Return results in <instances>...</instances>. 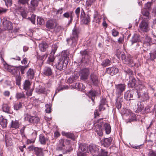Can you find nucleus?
<instances>
[{
    "label": "nucleus",
    "mask_w": 156,
    "mask_h": 156,
    "mask_svg": "<svg viewBox=\"0 0 156 156\" xmlns=\"http://www.w3.org/2000/svg\"><path fill=\"white\" fill-rule=\"evenodd\" d=\"M69 52L67 51L63 52L62 58L59 60V62L56 65L57 69L61 70L66 67L69 60Z\"/></svg>",
    "instance_id": "obj_1"
},
{
    "label": "nucleus",
    "mask_w": 156,
    "mask_h": 156,
    "mask_svg": "<svg viewBox=\"0 0 156 156\" xmlns=\"http://www.w3.org/2000/svg\"><path fill=\"white\" fill-rule=\"evenodd\" d=\"M90 151L94 156H106L107 152L103 149L99 151V148L95 145L91 144L89 146Z\"/></svg>",
    "instance_id": "obj_2"
},
{
    "label": "nucleus",
    "mask_w": 156,
    "mask_h": 156,
    "mask_svg": "<svg viewBox=\"0 0 156 156\" xmlns=\"http://www.w3.org/2000/svg\"><path fill=\"white\" fill-rule=\"evenodd\" d=\"M79 32L78 30L74 28L73 30V33L70 39L67 40L68 43H72L71 46L75 47L77 44L78 37Z\"/></svg>",
    "instance_id": "obj_3"
},
{
    "label": "nucleus",
    "mask_w": 156,
    "mask_h": 156,
    "mask_svg": "<svg viewBox=\"0 0 156 156\" xmlns=\"http://www.w3.org/2000/svg\"><path fill=\"white\" fill-rule=\"evenodd\" d=\"M156 44V36L153 35V37L151 38L148 36H146L145 41L144 43V47L145 48H149L151 44Z\"/></svg>",
    "instance_id": "obj_4"
},
{
    "label": "nucleus",
    "mask_w": 156,
    "mask_h": 156,
    "mask_svg": "<svg viewBox=\"0 0 156 156\" xmlns=\"http://www.w3.org/2000/svg\"><path fill=\"white\" fill-rule=\"evenodd\" d=\"M25 121H28L29 122L32 123H37L40 121L39 118L37 116H31L30 115L26 114L25 115L24 118Z\"/></svg>",
    "instance_id": "obj_5"
},
{
    "label": "nucleus",
    "mask_w": 156,
    "mask_h": 156,
    "mask_svg": "<svg viewBox=\"0 0 156 156\" xmlns=\"http://www.w3.org/2000/svg\"><path fill=\"white\" fill-rule=\"evenodd\" d=\"M2 27L5 30H10L13 28L12 23L5 19H4L2 23Z\"/></svg>",
    "instance_id": "obj_6"
},
{
    "label": "nucleus",
    "mask_w": 156,
    "mask_h": 156,
    "mask_svg": "<svg viewBox=\"0 0 156 156\" xmlns=\"http://www.w3.org/2000/svg\"><path fill=\"white\" fill-rule=\"evenodd\" d=\"M139 28L141 31L147 32L149 30L148 21L146 20H142L139 24Z\"/></svg>",
    "instance_id": "obj_7"
},
{
    "label": "nucleus",
    "mask_w": 156,
    "mask_h": 156,
    "mask_svg": "<svg viewBox=\"0 0 156 156\" xmlns=\"http://www.w3.org/2000/svg\"><path fill=\"white\" fill-rule=\"evenodd\" d=\"M90 73V72L88 68H85L81 69L80 73L81 79L83 80H86Z\"/></svg>",
    "instance_id": "obj_8"
},
{
    "label": "nucleus",
    "mask_w": 156,
    "mask_h": 156,
    "mask_svg": "<svg viewBox=\"0 0 156 156\" xmlns=\"http://www.w3.org/2000/svg\"><path fill=\"white\" fill-rule=\"evenodd\" d=\"M81 22L85 24H87L90 22L89 16L87 15H85L83 10L81 12Z\"/></svg>",
    "instance_id": "obj_9"
},
{
    "label": "nucleus",
    "mask_w": 156,
    "mask_h": 156,
    "mask_svg": "<svg viewBox=\"0 0 156 156\" xmlns=\"http://www.w3.org/2000/svg\"><path fill=\"white\" fill-rule=\"evenodd\" d=\"M121 58L123 62L126 64H129L133 63L132 57L130 56H126L124 54H122L121 55Z\"/></svg>",
    "instance_id": "obj_10"
},
{
    "label": "nucleus",
    "mask_w": 156,
    "mask_h": 156,
    "mask_svg": "<svg viewBox=\"0 0 156 156\" xmlns=\"http://www.w3.org/2000/svg\"><path fill=\"white\" fill-rule=\"evenodd\" d=\"M57 149L58 150H63V153H67L71 151L70 150H67L65 149L64 144V140L62 139H61L59 140V144L57 148Z\"/></svg>",
    "instance_id": "obj_11"
},
{
    "label": "nucleus",
    "mask_w": 156,
    "mask_h": 156,
    "mask_svg": "<svg viewBox=\"0 0 156 156\" xmlns=\"http://www.w3.org/2000/svg\"><path fill=\"white\" fill-rule=\"evenodd\" d=\"M39 141L41 144L44 145L47 142L49 141V140L48 137H45L44 135L42 134H40L39 136Z\"/></svg>",
    "instance_id": "obj_12"
},
{
    "label": "nucleus",
    "mask_w": 156,
    "mask_h": 156,
    "mask_svg": "<svg viewBox=\"0 0 156 156\" xmlns=\"http://www.w3.org/2000/svg\"><path fill=\"white\" fill-rule=\"evenodd\" d=\"M73 12L72 11L67 12H65L63 14V16L66 18H69L70 20L69 21L68 23V25H69L70 23L72 22L73 20V16H72V14Z\"/></svg>",
    "instance_id": "obj_13"
},
{
    "label": "nucleus",
    "mask_w": 156,
    "mask_h": 156,
    "mask_svg": "<svg viewBox=\"0 0 156 156\" xmlns=\"http://www.w3.org/2000/svg\"><path fill=\"white\" fill-rule=\"evenodd\" d=\"M119 71V69L115 67H112L107 69V72L111 75L116 74Z\"/></svg>",
    "instance_id": "obj_14"
},
{
    "label": "nucleus",
    "mask_w": 156,
    "mask_h": 156,
    "mask_svg": "<svg viewBox=\"0 0 156 156\" xmlns=\"http://www.w3.org/2000/svg\"><path fill=\"white\" fill-rule=\"evenodd\" d=\"M112 141V139L111 138H105L103 140L101 141V143L104 147H108L111 144Z\"/></svg>",
    "instance_id": "obj_15"
},
{
    "label": "nucleus",
    "mask_w": 156,
    "mask_h": 156,
    "mask_svg": "<svg viewBox=\"0 0 156 156\" xmlns=\"http://www.w3.org/2000/svg\"><path fill=\"white\" fill-rule=\"evenodd\" d=\"M134 91L133 90L127 91L126 92L124 95L125 98L127 100H130L133 98Z\"/></svg>",
    "instance_id": "obj_16"
},
{
    "label": "nucleus",
    "mask_w": 156,
    "mask_h": 156,
    "mask_svg": "<svg viewBox=\"0 0 156 156\" xmlns=\"http://www.w3.org/2000/svg\"><path fill=\"white\" fill-rule=\"evenodd\" d=\"M39 47L40 50L43 52L45 51L48 47V44L46 42H42L39 44Z\"/></svg>",
    "instance_id": "obj_17"
},
{
    "label": "nucleus",
    "mask_w": 156,
    "mask_h": 156,
    "mask_svg": "<svg viewBox=\"0 0 156 156\" xmlns=\"http://www.w3.org/2000/svg\"><path fill=\"white\" fill-rule=\"evenodd\" d=\"M126 86L124 84H120L116 85V90L119 93H121L124 91Z\"/></svg>",
    "instance_id": "obj_18"
},
{
    "label": "nucleus",
    "mask_w": 156,
    "mask_h": 156,
    "mask_svg": "<svg viewBox=\"0 0 156 156\" xmlns=\"http://www.w3.org/2000/svg\"><path fill=\"white\" fill-rule=\"evenodd\" d=\"M9 71L12 74L16 76H19L20 73L17 68H12L11 69H9Z\"/></svg>",
    "instance_id": "obj_19"
},
{
    "label": "nucleus",
    "mask_w": 156,
    "mask_h": 156,
    "mask_svg": "<svg viewBox=\"0 0 156 156\" xmlns=\"http://www.w3.org/2000/svg\"><path fill=\"white\" fill-rule=\"evenodd\" d=\"M90 145L88 146L86 144L80 145V146L79 149L83 152H84L85 153H86V152L88 151V148L89 150V146ZM89 151H90V150Z\"/></svg>",
    "instance_id": "obj_20"
},
{
    "label": "nucleus",
    "mask_w": 156,
    "mask_h": 156,
    "mask_svg": "<svg viewBox=\"0 0 156 156\" xmlns=\"http://www.w3.org/2000/svg\"><path fill=\"white\" fill-rule=\"evenodd\" d=\"M46 26L48 28H53L55 27V22L52 20L48 21L47 23Z\"/></svg>",
    "instance_id": "obj_21"
},
{
    "label": "nucleus",
    "mask_w": 156,
    "mask_h": 156,
    "mask_svg": "<svg viewBox=\"0 0 156 156\" xmlns=\"http://www.w3.org/2000/svg\"><path fill=\"white\" fill-rule=\"evenodd\" d=\"M43 73L46 76H50L52 75V72L51 69L48 67H45L44 68Z\"/></svg>",
    "instance_id": "obj_22"
},
{
    "label": "nucleus",
    "mask_w": 156,
    "mask_h": 156,
    "mask_svg": "<svg viewBox=\"0 0 156 156\" xmlns=\"http://www.w3.org/2000/svg\"><path fill=\"white\" fill-rule=\"evenodd\" d=\"M2 108L3 112L8 113H11L10 108L7 104H3L2 105Z\"/></svg>",
    "instance_id": "obj_23"
},
{
    "label": "nucleus",
    "mask_w": 156,
    "mask_h": 156,
    "mask_svg": "<svg viewBox=\"0 0 156 156\" xmlns=\"http://www.w3.org/2000/svg\"><path fill=\"white\" fill-rule=\"evenodd\" d=\"M34 70L31 69H30L27 73V76L28 77L31 79H33L34 77Z\"/></svg>",
    "instance_id": "obj_24"
},
{
    "label": "nucleus",
    "mask_w": 156,
    "mask_h": 156,
    "mask_svg": "<svg viewBox=\"0 0 156 156\" xmlns=\"http://www.w3.org/2000/svg\"><path fill=\"white\" fill-rule=\"evenodd\" d=\"M20 124L18 120H12L11 122V126L12 128L17 129L19 126Z\"/></svg>",
    "instance_id": "obj_25"
},
{
    "label": "nucleus",
    "mask_w": 156,
    "mask_h": 156,
    "mask_svg": "<svg viewBox=\"0 0 156 156\" xmlns=\"http://www.w3.org/2000/svg\"><path fill=\"white\" fill-rule=\"evenodd\" d=\"M101 16L97 12H95L94 15V21L96 23H99L101 20Z\"/></svg>",
    "instance_id": "obj_26"
},
{
    "label": "nucleus",
    "mask_w": 156,
    "mask_h": 156,
    "mask_svg": "<svg viewBox=\"0 0 156 156\" xmlns=\"http://www.w3.org/2000/svg\"><path fill=\"white\" fill-rule=\"evenodd\" d=\"M0 124L3 127H5L6 126V120L4 119L2 116L0 117Z\"/></svg>",
    "instance_id": "obj_27"
},
{
    "label": "nucleus",
    "mask_w": 156,
    "mask_h": 156,
    "mask_svg": "<svg viewBox=\"0 0 156 156\" xmlns=\"http://www.w3.org/2000/svg\"><path fill=\"white\" fill-rule=\"evenodd\" d=\"M96 95V92L95 91L91 90L90 91L88 94V96L91 98L92 101L93 102L95 97Z\"/></svg>",
    "instance_id": "obj_28"
},
{
    "label": "nucleus",
    "mask_w": 156,
    "mask_h": 156,
    "mask_svg": "<svg viewBox=\"0 0 156 156\" xmlns=\"http://www.w3.org/2000/svg\"><path fill=\"white\" fill-rule=\"evenodd\" d=\"M35 151L36 154L37 156H43V153L42 150L41 148H35Z\"/></svg>",
    "instance_id": "obj_29"
},
{
    "label": "nucleus",
    "mask_w": 156,
    "mask_h": 156,
    "mask_svg": "<svg viewBox=\"0 0 156 156\" xmlns=\"http://www.w3.org/2000/svg\"><path fill=\"white\" fill-rule=\"evenodd\" d=\"M31 84V83L28 80H26L24 83L23 89L25 90H27L29 88Z\"/></svg>",
    "instance_id": "obj_30"
},
{
    "label": "nucleus",
    "mask_w": 156,
    "mask_h": 156,
    "mask_svg": "<svg viewBox=\"0 0 156 156\" xmlns=\"http://www.w3.org/2000/svg\"><path fill=\"white\" fill-rule=\"evenodd\" d=\"M38 2L37 0H31L30 1V6L33 8H35L38 5Z\"/></svg>",
    "instance_id": "obj_31"
},
{
    "label": "nucleus",
    "mask_w": 156,
    "mask_h": 156,
    "mask_svg": "<svg viewBox=\"0 0 156 156\" xmlns=\"http://www.w3.org/2000/svg\"><path fill=\"white\" fill-rule=\"evenodd\" d=\"M104 126L106 133L107 134H109L110 133L111 130V128L110 125L108 123H105L104 124Z\"/></svg>",
    "instance_id": "obj_32"
},
{
    "label": "nucleus",
    "mask_w": 156,
    "mask_h": 156,
    "mask_svg": "<svg viewBox=\"0 0 156 156\" xmlns=\"http://www.w3.org/2000/svg\"><path fill=\"white\" fill-rule=\"evenodd\" d=\"M105 99H102L101 101V103L100 105V107L99 108V110L101 111L102 110H104L105 109V108L104 107V106L105 105Z\"/></svg>",
    "instance_id": "obj_33"
},
{
    "label": "nucleus",
    "mask_w": 156,
    "mask_h": 156,
    "mask_svg": "<svg viewBox=\"0 0 156 156\" xmlns=\"http://www.w3.org/2000/svg\"><path fill=\"white\" fill-rule=\"evenodd\" d=\"M111 62L108 59L104 60L101 63V65L104 67L108 66L111 64Z\"/></svg>",
    "instance_id": "obj_34"
},
{
    "label": "nucleus",
    "mask_w": 156,
    "mask_h": 156,
    "mask_svg": "<svg viewBox=\"0 0 156 156\" xmlns=\"http://www.w3.org/2000/svg\"><path fill=\"white\" fill-rule=\"evenodd\" d=\"M62 135L66 136L67 138H72L74 136L73 135L70 133H66L64 131H62Z\"/></svg>",
    "instance_id": "obj_35"
},
{
    "label": "nucleus",
    "mask_w": 156,
    "mask_h": 156,
    "mask_svg": "<svg viewBox=\"0 0 156 156\" xmlns=\"http://www.w3.org/2000/svg\"><path fill=\"white\" fill-rule=\"evenodd\" d=\"M45 90V88L44 86L41 87L39 86L38 87L36 88V91L37 92L42 93L44 92Z\"/></svg>",
    "instance_id": "obj_36"
},
{
    "label": "nucleus",
    "mask_w": 156,
    "mask_h": 156,
    "mask_svg": "<svg viewBox=\"0 0 156 156\" xmlns=\"http://www.w3.org/2000/svg\"><path fill=\"white\" fill-rule=\"evenodd\" d=\"M90 79L94 83H96L98 81L97 76L94 74L91 75Z\"/></svg>",
    "instance_id": "obj_37"
},
{
    "label": "nucleus",
    "mask_w": 156,
    "mask_h": 156,
    "mask_svg": "<svg viewBox=\"0 0 156 156\" xmlns=\"http://www.w3.org/2000/svg\"><path fill=\"white\" fill-rule=\"evenodd\" d=\"M139 41V36L137 35H134L131 41L132 42V44L133 43L138 42Z\"/></svg>",
    "instance_id": "obj_38"
},
{
    "label": "nucleus",
    "mask_w": 156,
    "mask_h": 156,
    "mask_svg": "<svg viewBox=\"0 0 156 156\" xmlns=\"http://www.w3.org/2000/svg\"><path fill=\"white\" fill-rule=\"evenodd\" d=\"M96 132L97 133V134L100 136H102L103 135L102 130L101 127L96 128Z\"/></svg>",
    "instance_id": "obj_39"
},
{
    "label": "nucleus",
    "mask_w": 156,
    "mask_h": 156,
    "mask_svg": "<svg viewBox=\"0 0 156 156\" xmlns=\"http://www.w3.org/2000/svg\"><path fill=\"white\" fill-rule=\"evenodd\" d=\"M22 107V105L20 102L15 103L14 105V108L16 110H18Z\"/></svg>",
    "instance_id": "obj_40"
},
{
    "label": "nucleus",
    "mask_w": 156,
    "mask_h": 156,
    "mask_svg": "<svg viewBox=\"0 0 156 156\" xmlns=\"http://www.w3.org/2000/svg\"><path fill=\"white\" fill-rule=\"evenodd\" d=\"M95 0H87L86 5L87 6H90L93 4L95 2Z\"/></svg>",
    "instance_id": "obj_41"
},
{
    "label": "nucleus",
    "mask_w": 156,
    "mask_h": 156,
    "mask_svg": "<svg viewBox=\"0 0 156 156\" xmlns=\"http://www.w3.org/2000/svg\"><path fill=\"white\" fill-rule=\"evenodd\" d=\"M47 56L48 55L47 54L42 55L41 56L39 55L37 56V58L38 59L43 60L45 59L47 57Z\"/></svg>",
    "instance_id": "obj_42"
},
{
    "label": "nucleus",
    "mask_w": 156,
    "mask_h": 156,
    "mask_svg": "<svg viewBox=\"0 0 156 156\" xmlns=\"http://www.w3.org/2000/svg\"><path fill=\"white\" fill-rule=\"evenodd\" d=\"M25 96L23 92L17 93L16 96V98L17 99H20L24 98Z\"/></svg>",
    "instance_id": "obj_43"
},
{
    "label": "nucleus",
    "mask_w": 156,
    "mask_h": 156,
    "mask_svg": "<svg viewBox=\"0 0 156 156\" xmlns=\"http://www.w3.org/2000/svg\"><path fill=\"white\" fill-rule=\"evenodd\" d=\"M57 45L55 44H54L52 46V50L51 51V54L52 55H53L55 52L56 50H57Z\"/></svg>",
    "instance_id": "obj_44"
},
{
    "label": "nucleus",
    "mask_w": 156,
    "mask_h": 156,
    "mask_svg": "<svg viewBox=\"0 0 156 156\" xmlns=\"http://www.w3.org/2000/svg\"><path fill=\"white\" fill-rule=\"evenodd\" d=\"M46 109L45 110V112L46 113H49L51 112V105L50 104L46 105Z\"/></svg>",
    "instance_id": "obj_45"
},
{
    "label": "nucleus",
    "mask_w": 156,
    "mask_h": 156,
    "mask_svg": "<svg viewBox=\"0 0 156 156\" xmlns=\"http://www.w3.org/2000/svg\"><path fill=\"white\" fill-rule=\"evenodd\" d=\"M152 4V2H148L145 5V9H151V6Z\"/></svg>",
    "instance_id": "obj_46"
},
{
    "label": "nucleus",
    "mask_w": 156,
    "mask_h": 156,
    "mask_svg": "<svg viewBox=\"0 0 156 156\" xmlns=\"http://www.w3.org/2000/svg\"><path fill=\"white\" fill-rule=\"evenodd\" d=\"M18 3L19 4L25 5L28 4V0H18Z\"/></svg>",
    "instance_id": "obj_47"
},
{
    "label": "nucleus",
    "mask_w": 156,
    "mask_h": 156,
    "mask_svg": "<svg viewBox=\"0 0 156 156\" xmlns=\"http://www.w3.org/2000/svg\"><path fill=\"white\" fill-rule=\"evenodd\" d=\"M5 2V5L6 6H10L12 4V0H3Z\"/></svg>",
    "instance_id": "obj_48"
},
{
    "label": "nucleus",
    "mask_w": 156,
    "mask_h": 156,
    "mask_svg": "<svg viewBox=\"0 0 156 156\" xmlns=\"http://www.w3.org/2000/svg\"><path fill=\"white\" fill-rule=\"evenodd\" d=\"M138 107L137 110V112L141 111L144 108L143 106L141 105L140 103H138Z\"/></svg>",
    "instance_id": "obj_49"
},
{
    "label": "nucleus",
    "mask_w": 156,
    "mask_h": 156,
    "mask_svg": "<svg viewBox=\"0 0 156 156\" xmlns=\"http://www.w3.org/2000/svg\"><path fill=\"white\" fill-rule=\"evenodd\" d=\"M37 21L39 25H41L44 23V20L41 17H37Z\"/></svg>",
    "instance_id": "obj_50"
},
{
    "label": "nucleus",
    "mask_w": 156,
    "mask_h": 156,
    "mask_svg": "<svg viewBox=\"0 0 156 156\" xmlns=\"http://www.w3.org/2000/svg\"><path fill=\"white\" fill-rule=\"evenodd\" d=\"M35 16H36L35 15H33L31 16L30 18H28L34 24L35 23Z\"/></svg>",
    "instance_id": "obj_51"
},
{
    "label": "nucleus",
    "mask_w": 156,
    "mask_h": 156,
    "mask_svg": "<svg viewBox=\"0 0 156 156\" xmlns=\"http://www.w3.org/2000/svg\"><path fill=\"white\" fill-rule=\"evenodd\" d=\"M27 67V66H21L20 67V71L22 74H23L24 73V70Z\"/></svg>",
    "instance_id": "obj_52"
},
{
    "label": "nucleus",
    "mask_w": 156,
    "mask_h": 156,
    "mask_svg": "<svg viewBox=\"0 0 156 156\" xmlns=\"http://www.w3.org/2000/svg\"><path fill=\"white\" fill-rule=\"evenodd\" d=\"M148 156H156V151H149Z\"/></svg>",
    "instance_id": "obj_53"
},
{
    "label": "nucleus",
    "mask_w": 156,
    "mask_h": 156,
    "mask_svg": "<svg viewBox=\"0 0 156 156\" xmlns=\"http://www.w3.org/2000/svg\"><path fill=\"white\" fill-rule=\"evenodd\" d=\"M55 59V58L53 55H51L48 58V63L50 64V62H53Z\"/></svg>",
    "instance_id": "obj_54"
},
{
    "label": "nucleus",
    "mask_w": 156,
    "mask_h": 156,
    "mask_svg": "<svg viewBox=\"0 0 156 156\" xmlns=\"http://www.w3.org/2000/svg\"><path fill=\"white\" fill-rule=\"evenodd\" d=\"M119 34V33L115 29H113L112 30V34L113 36L116 37Z\"/></svg>",
    "instance_id": "obj_55"
},
{
    "label": "nucleus",
    "mask_w": 156,
    "mask_h": 156,
    "mask_svg": "<svg viewBox=\"0 0 156 156\" xmlns=\"http://www.w3.org/2000/svg\"><path fill=\"white\" fill-rule=\"evenodd\" d=\"M142 13L143 15L147 17H148L149 14V12L147 11L146 10L142 11Z\"/></svg>",
    "instance_id": "obj_56"
},
{
    "label": "nucleus",
    "mask_w": 156,
    "mask_h": 156,
    "mask_svg": "<svg viewBox=\"0 0 156 156\" xmlns=\"http://www.w3.org/2000/svg\"><path fill=\"white\" fill-rule=\"evenodd\" d=\"M136 83V81L135 79H133L130 82V83L131 87H134Z\"/></svg>",
    "instance_id": "obj_57"
},
{
    "label": "nucleus",
    "mask_w": 156,
    "mask_h": 156,
    "mask_svg": "<svg viewBox=\"0 0 156 156\" xmlns=\"http://www.w3.org/2000/svg\"><path fill=\"white\" fill-rule=\"evenodd\" d=\"M151 58V59L153 60L156 57V51L154 53H150Z\"/></svg>",
    "instance_id": "obj_58"
},
{
    "label": "nucleus",
    "mask_w": 156,
    "mask_h": 156,
    "mask_svg": "<svg viewBox=\"0 0 156 156\" xmlns=\"http://www.w3.org/2000/svg\"><path fill=\"white\" fill-rule=\"evenodd\" d=\"M76 85V86H77L80 89H84L85 87V86H83L82 83H78Z\"/></svg>",
    "instance_id": "obj_59"
},
{
    "label": "nucleus",
    "mask_w": 156,
    "mask_h": 156,
    "mask_svg": "<svg viewBox=\"0 0 156 156\" xmlns=\"http://www.w3.org/2000/svg\"><path fill=\"white\" fill-rule=\"evenodd\" d=\"M33 91V90L32 89L30 90H27L26 93V95L28 96H31L32 94Z\"/></svg>",
    "instance_id": "obj_60"
},
{
    "label": "nucleus",
    "mask_w": 156,
    "mask_h": 156,
    "mask_svg": "<svg viewBox=\"0 0 156 156\" xmlns=\"http://www.w3.org/2000/svg\"><path fill=\"white\" fill-rule=\"evenodd\" d=\"M125 72L129 75V76H131L133 74V72L130 69H128L124 71Z\"/></svg>",
    "instance_id": "obj_61"
},
{
    "label": "nucleus",
    "mask_w": 156,
    "mask_h": 156,
    "mask_svg": "<svg viewBox=\"0 0 156 156\" xmlns=\"http://www.w3.org/2000/svg\"><path fill=\"white\" fill-rule=\"evenodd\" d=\"M63 9L62 8H59L58 9L56 12V14H62L63 12Z\"/></svg>",
    "instance_id": "obj_62"
},
{
    "label": "nucleus",
    "mask_w": 156,
    "mask_h": 156,
    "mask_svg": "<svg viewBox=\"0 0 156 156\" xmlns=\"http://www.w3.org/2000/svg\"><path fill=\"white\" fill-rule=\"evenodd\" d=\"M80 11V7L77 8L75 10V12L77 17H78L79 16Z\"/></svg>",
    "instance_id": "obj_63"
},
{
    "label": "nucleus",
    "mask_w": 156,
    "mask_h": 156,
    "mask_svg": "<svg viewBox=\"0 0 156 156\" xmlns=\"http://www.w3.org/2000/svg\"><path fill=\"white\" fill-rule=\"evenodd\" d=\"M87 154L85 153H83L81 152H78L77 153L78 156H87Z\"/></svg>",
    "instance_id": "obj_64"
}]
</instances>
